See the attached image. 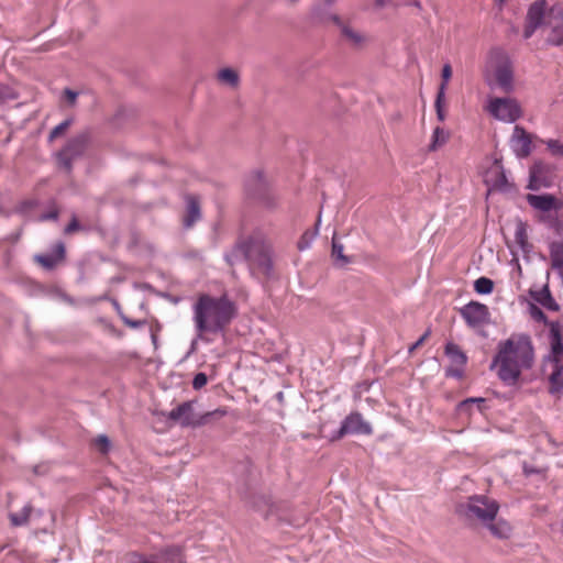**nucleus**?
<instances>
[{
    "label": "nucleus",
    "mask_w": 563,
    "mask_h": 563,
    "mask_svg": "<svg viewBox=\"0 0 563 563\" xmlns=\"http://www.w3.org/2000/svg\"><path fill=\"white\" fill-rule=\"evenodd\" d=\"M534 364V347L527 333H514L497 345L490 368L497 369L498 378L504 385L516 386L523 369H530Z\"/></svg>",
    "instance_id": "f257e3e1"
},
{
    "label": "nucleus",
    "mask_w": 563,
    "mask_h": 563,
    "mask_svg": "<svg viewBox=\"0 0 563 563\" xmlns=\"http://www.w3.org/2000/svg\"><path fill=\"white\" fill-rule=\"evenodd\" d=\"M236 307L227 296L201 295L192 307V321L199 338L224 333L235 318Z\"/></svg>",
    "instance_id": "f03ea898"
},
{
    "label": "nucleus",
    "mask_w": 563,
    "mask_h": 563,
    "mask_svg": "<svg viewBox=\"0 0 563 563\" xmlns=\"http://www.w3.org/2000/svg\"><path fill=\"white\" fill-rule=\"evenodd\" d=\"M225 260L231 265L247 262L254 275L271 277L273 274L271 246L260 239L250 238L239 242L230 253L225 254Z\"/></svg>",
    "instance_id": "7ed1b4c3"
},
{
    "label": "nucleus",
    "mask_w": 563,
    "mask_h": 563,
    "mask_svg": "<svg viewBox=\"0 0 563 563\" xmlns=\"http://www.w3.org/2000/svg\"><path fill=\"white\" fill-rule=\"evenodd\" d=\"M492 74L488 73L486 81L492 89L499 88L509 93L514 90V71L509 58L499 49L490 54Z\"/></svg>",
    "instance_id": "20e7f679"
},
{
    "label": "nucleus",
    "mask_w": 563,
    "mask_h": 563,
    "mask_svg": "<svg viewBox=\"0 0 563 563\" xmlns=\"http://www.w3.org/2000/svg\"><path fill=\"white\" fill-rule=\"evenodd\" d=\"M311 15L312 19L321 23L332 21L340 30L342 40L352 47L358 48L366 43V36L351 24L344 22L339 15L324 12L319 5L312 8Z\"/></svg>",
    "instance_id": "39448f33"
},
{
    "label": "nucleus",
    "mask_w": 563,
    "mask_h": 563,
    "mask_svg": "<svg viewBox=\"0 0 563 563\" xmlns=\"http://www.w3.org/2000/svg\"><path fill=\"white\" fill-rule=\"evenodd\" d=\"M461 508L467 518L477 519L485 525L495 520L499 506L489 497L474 495Z\"/></svg>",
    "instance_id": "423d86ee"
},
{
    "label": "nucleus",
    "mask_w": 563,
    "mask_h": 563,
    "mask_svg": "<svg viewBox=\"0 0 563 563\" xmlns=\"http://www.w3.org/2000/svg\"><path fill=\"white\" fill-rule=\"evenodd\" d=\"M225 411L217 409L197 417L194 412V406L190 401H185L169 411L168 419L179 423L181 427H197L205 424L212 416H224Z\"/></svg>",
    "instance_id": "0eeeda50"
},
{
    "label": "nucleus",
    "mask_w": 563,
    "mask_h": 563,
    "mask_svg": "<svg viewBox=\"0 0 563 563\" xmlns=\"http://www.w3.org/2000/svg\"><path fill=\"white\" fill-rule=\"evenodd\" d=\"M245 189L247 195L257 199L264 206L271 208L275 205V198L269 191L268 180L261 170H255L247 176Z\"/></svg>",
    "instance_id": "6e6552de"
},
{
    "label": "nucleus",
    "mask_w": 563,
    "mask_h": 563,
    "mask_svg": "<svg viewBox=\"0 0 563 563\" xmlns=\"http://www.w3.org/2000/svg\"><path fill=\"white\" fill-rule=\"evenodd\" d=\"M486 110L492 117L504 122H515L521 115L520 106L512 98H492Z\"/></svg>",
    "instance_id": "1a4fd4ad"
},
{
    "label": "nucleus",
    "mask_w": 563,
    "mask_h": 563,
    "mask_svg": "<svg viewBox=\"0 0 563 563\" xmlns=\"http://www.w3.org/2000/svg\"><path fill=\"white\" fill-rule=\"evenodd\" d=\"M372 433L373 428L371 423L365 421L360 412H351L343 419L340 428L332 435V439H341L347 434L369 435Z\"/></svg>",
    "instance_id": "9d476101"
},
{
    "label": "nucleus",
    "mask_w": 563,
    "mask_h": 563,
    "mask_svg": "<svg viewBox=\"0 0 563 563\" xmlns=\"http://www.w3.org/2000/svg\"><path fill=\"white\" fill-rule=\"evenodd\" d=\"M549 344L550 351L544 356V363L563 362V324L560 321L549 323Z\"/></svg>",
    "instance_id": "9b49d317"
},
{
    "label": "nucleus",
    "mask_w": 563,
    "mask_h": 563,
    "mask_svg": "<svg viewBox=\"0 0 563 563\" xmlns=\"http://www.w3.org/2000/svg\"><path fill=\"white\" fill-rule=\"evenodd\" d=\"M460 313L467 325L474 329L484 325L489 319L487 306L477 301H471L462 307Z\"/></svg>",
    "instance_id": "f8f14e48"
},
{
    "label": "nucleus",
    "mask_w": 563,
    "mask_h": 563,
    "mask_svg": "<svg viewBox=\"0 0 563 563\" xmlns=\"http://www.w3.org/2000/svg\"><path fill=\"white\" fill-rule=\"evenodd\" d=\"M544 29L548 31L547 41L555 46H563V14L551 11L547 16Z\"/></svg>",
    "instance_id": "ddd939ff"
},
{
    "label": "nucleus",
    "mask_w": 563,
    "mask_h": 563,
    "mask_svg": "<svg viewBox=\"0 0 563 563\" xmlns=\"http://www.w3.org/2000/svg\"><path fill=\"white\" fill-rule=\"evenodd\" d=\"M545 12V1L537 0L533 2L527 14V26L523 32L526 38L531 37L533 32L542 25Z\"/></svg>",
    "instance_id": "4468645a"
},
{
    "label": "nucleus",
    "mask_w": 563,
    "mask_h": 563,
    "mask_svg": "<svg viewBox=\"0 0 563 563\" xmlns=\"http://www.w3.org/2000/svg\"><path fill=\"white\" fill-rule=\"evenodd\" d=\"M527 201L533 209L542 212L558 211L563 208V201L550 194L528 195Z\"/></svg>",
    "instance_id": "2eb2a0df"
},
{
    "label": "nucleus",
    "mask_w": 563,
    "mask_h": 563,
    "mask_svg": "<svg viewBox=\"0 0 563 563\" xmlns=\"http://www.w3.org/2000/svg\"><path fill=\"white\" fill-rule=\"evenodd\" d=\"M151 560L161 561L158 563H186L184 548L181 545H167L156 555H153Z\"/></svg>",
    "instance_id": "dca6fc26"
},
{
    "label": "nucleus",
    "mask_w": 563,
    "mask_h": 563,
    "mask_svg": "<svg viewBox=\"0 0 563 563\" xmlns=\"http://www.w3.org/2000/svg\"><path fill=\"white\" fill-rule=\"evenodd\" d=\"M65 256V245L58 242L51 254H37L34 260L46 269L54 268Z\"/></svg>",
    "instance_id": "f3484780"
},
{
    "label": "nucleus",
    "mask_w": 563,
    "mask_h": 563,
    "mask_svg": "<svg viewBox=\"0 0 563 563\" xmlns=\"http://www.w3.org/2000/svg\"><path fill=\"white\" fill-rule=\"evenodd\" d=\"M216 79L219 85L232 90L238 89L241 84L240 73L232 67L220 68L216 74Z\"/></svg>",
    "instance_id": "a211bd4d"
},
{
    "label": "nucleus",
    "mask_w": 563,
    "mask_h": 563,
    "mask_svg": "<svg viewBox=\"0 0 563 563\" xmlns=\"http://www.w3.org/2000/svg\"><path fill=\"white\" fill-rule=\"evenodd\" d=\"M82 145L84 143H67L66 146L57 153L59 166L69 170L74 157L81 154Z\"/></svg>",
    "instance_id": "6ab92c4d"
},
{
    "label": "nucleus",
    "mask_w": 563,
    "mask_h": 563,
    "mask_svg": "<svg viewBox=\"0 0 563 563\" xmlns=\"http://www.w3.org/2000/svg\"><path fill=\"white\" fill-rule=\"evenodd\" d=\"M530 296L533 298L534 301H537L539 305H541L543 308L550 311H559L560 309V306L553 298L548 285H544L539 290H531Z\"/></svg>",
    "instance_id": "aec40b11"
},
{
    "label": "nucleus",
    "mask_w": 563,
    "mask_h": 563,
    "mask_svg": "<svg viewBox=\"0 0 563 563\" xmlns=\"http://www.w3.org/2000/svg\"><path fill=\"white\" fill-rule=\"evenodd\" d=\"M549 253L552 269H554L559 277L563 280V242H551L549 245Z\"/></svg>",
    "instance_id": "412c9836"
},
{
    "label": "nucleus",
    "mask_w": 563,
    "mask_h": 563,
    "mask_svg": "<svg viewBox=\"0 0 563 563\" xmlns=\"http://www.w3.org/2000/svg\"><path fill=\"white\" fill-rule=\"evenodd\" d=\"M551 366V373L549 375L550 393L556 394L563 390V362L555 361L548 363Z\"/></svg>",
    "instance_id": "4be33fe9"
},
{
    "label": "nucleus",
    "mask_w": 563,
    "mask_h": 563,
    "mask_svg": "<svg viewBox=\"0 0 563 563\" xmlns=\"http://www.w3.org/2000/svg\"><path fill=\"white\" fill-rule=\"evenodd\" d=\"M550 186V181L544 176V166L541 163H536L530 168V179L528 188L531 190H540Z\"/></svg>",
    "instance_id": "5701e85b"
},
{
    "label": "nucleus",
    "mask_w": 563,
    "mask_h": 563,
    "mask_svg": "<svg viewBox=\"0 0 563 563\" xmlns=\"http://www.w3.org/2000/svg\"><path fill=\"white\" fill-rule=\"evenodd\" d=\"M251 506L263 516L268 517L274 512L272 498L266 495H255L250 501Z\"/></svg>",
    "instance_id": "b1692460"
},
{
    "label": "nucleus",
    "mask_w": 563,
    "mask_h": 563,
    "mask_svg": "<svg viewBox=\"0 0 563 563\" xmlns=\"http://www.w3.org/2000/svg\"><path fill=\"white\" fill-rule=\"evenodd\" d=\"M445 355L450 358L452 365L464 367L467 356L455 343L449 342L444 350Z\"/></svg>",
    "instance_id": "393cba45"
},
{
    "label": "nucleus",
    "mask_w": 563,
    "mask_h": 563,
    "mask_svg": "<svg viewBox=\"0 0 563 563\" xmlns=\"http://www.w3.org/2000/svg\"><path fill=\"white\" fill-rule=\"evenodd\" d=\"M200 218V207L195 197L187 198V213L184 218V225L190 228Z\"/></svg>",
    "instance_id": "a878e982"
},
{
    "label": "nucleus",
    "mask_w": 563,
    "mask_h": 563,
    "mask_svg": "<svg viewBox=\"0 0 563 563\" xmlns=\"http://www.w3.org/2000/svg\"><path fill=\"white\" fill-rule=\"evenodd\" d=\"M32 510V505L25 504L20 511L9 514L11 525L14 527L25 526L29 522Z\"/></svg>",
    "instance_id": "bb28decb"
},
{
    "label": "nucleus",
    "mask_w": 563,
    "mask_h": 563,
    "mask_svg": "<svg viewBox=\"0 0 563 563\" xmlns=\"http://www.w3.org/2000/svg\"><path fill=\"white\" fill-rule=\"evenodd\" d=\"M515 241L523 253H529L532 245L528 242V234L525 223L519 222L515 231Z\"/></svg>",
    "instance_id": "cd10ccee"
},
{
    "label": "nucleus",
    "mask_w": 563,
    "mask_h": 563,
    "mask_svg": "<svg viewBox=\"0 0 563 563\" xmlns=\"http://www.w3.org/2000/svg\"><path fill=\"white\" fill-rule=\"evenodd\" d=\"M484 402L485 399L482 397H471L459 402L457 411L460 415L471 416L473 412V407L476 405L478 410L482 411L481 405Z\"/></svg>",
    "instance_id": "c85d7f7f"
},
{
    "label": "nucleus",
    "mask_w": 563,
    "mask_h": 563,
    "mask_svg": "<svg viewBox=\"0 0 563 563\" xmlns=\"http://www.w3.org/2000/svg\"><path fill=\"white\" fill-rule=\"evenodd\" d=\"M486 525H487L490 533L498 539L507 538L511 530L510 526L506 521H503V520H498L495 522L493 520Z\"/></svg>",
    "instance_id": "c756f323"
},
{
    "label": "nucleus",
    "mask_w": 563,
    "mask_h": 563,
    "mask_svg": "<svg viewBox=\"0 0 563 563\" xmlns=\"http://www.w3.org/2000/svg\"><path fill=\"white\" fill-rule=\"evenodd\" d=\"M332 257L341 266L350 263V260L343 254V245L336 241L335 235L332 238Z\"/></svg>",
    "instance_id": "7c9ffc66"
},
{
    "label": "nucleus",
    "mask_w": 563,
    "mask_h": 563,
    "mask_svg": "<svg viewBox=\"0 0 563 563\" xmlns=\"http://www.w3.org/2000/svg\"><path fill=\"white\" fill-rule=\"evenodd\" d=\"M474 289L479 295H489L494 289V283L487 277H479L474 283Z\"/></svg>",
    "instance_id": "2f4dec72"
},
{
    "label": "nucleus",
    "mask_w": 563,
    "mask_h": 563,
    "mask_svg": "<svg viewBox=\"0 0 563 563\" xmlns=\"http://www.w3.org/2000/svg\"><path fill=\"white\" fill-rule=\"evenodd\" d=\"M441 76H442V82H441V85L439 87V90H438V93H440V99L442 97H444L445 90H446V87H448V82H449V80L452 77V68H451L450 64H445L443 66Z\"/></svg>",
    "instance_id": "473e14b6"
},
{
    "label": "nucleus",
    "mask_w": 563,
    "mask_h": 563,
    "mask_svg": "<svg viewBox=\"0 0 563 563\" xmlns=\"http://www.w3.org/2000/svg\"><path fill=\"white\" fill-rule=\"evenodd\" d=\"M541 220L548 225V228L556 233H560L563 229V222L558 218V216H543Z\"/></svg>",
    "instance_id": "72a5a7b5"
},
{
    "label": "nucleus",
    "mask_w": 563,
    "mask_h": 563,
    "mask_svg": "<svg viewBox=\"0 0 563 563\" xmlns=\"http://www.w3.org/2000/svg\"><path fill=\"white\" fill-rule=\"evenodd\" d=\"M529 313L532 319H534L536 321H539V322H543L544 324H547L549 327V323L551 321L548 320L545 313L542 311L541 308H539L538 306L532 303L529 307Z\"/></svg>",
    "instance_id": "f704fd0d"
},
{
    "label": "nucleus",
    "mask_w": 563,
    "mask_h": 563,
    "mask_svg": "<svg viewBox=\"0 0 563 563\" xmlns=\"http://www.w3.org/2000/svg\"><path fill=\"white\" fill-rule=\"evenodd\" d=\"M510 141H533L532 134L528 133L525 129H522L519 125H516L514 128L512 135L510 137Z\"/></svg>",
    "instance_id": "c9c22d12"
},
{
    "label": "nucleus",
    "mask_w": 563,
    "mask_h": 563,
    "mask_svg": "<svg viewBox=\"0 0 563 563\" xmlns=\"http://www.w3.org/2000/svg\"><path fill=\"white\" fill-rule=\"evenodd\" d=\"M533 143H515L514 145V152L515 154L522 158V157H527L531 151H532V146Z\"/></svg>",
    "instance_id": "e433bc0d"
},
{
    "label": "nucleus",
    "mask_w": 563,
    "mask_h": 563,
    "mask_svg": "<svg viewBox=\"0 0 563 563\" xmlns=\"http://www.w3.org/2000/svg\"><path fill=\"white\" fill-rule=\"evenodd\" d=\"M495 172L497 174V178L494 181L493 187H495V188H497L499 190H505L506 187H507V178H506V175H505L501 166L497 165L495 167Z\"/></svg>",
    "instance_id": "4c0bfd02"
},
{
    "label": "nucleus",
    "mask_w": 563,
    "mask_h": 563,
    "mask_svg": "<svg viewBox=\"0 0 563 563\" xmlns=\"http://www.w3.org/2000/svg\"><path fill=\"white\" fill-rule=\"evenodd\" d=\"M15 92L8 85L0 82V103L15 99Z\"/></svg>",
    "instance_id": "58836bf2"
},
{
    "label": "nucleus",
    "mask_w": 563,
    "mask_h": 563,
    "mask_svg": "<svg viewBox=\"0 0 563 563\" xmlns=\"http://www.w3.org/2000/svg\"><path fill=\"white\" fill-rule=\"evenodd\" d=\"M70 126V120H65L58 125H56L51 132H49V139L54 140L57 137H60L63 133Z\"/></svg>",
    "instance_id": "ea45409f"
},
{
    "label": "nucleus",
    "mask_w": 563,
    "mask_h": 563,
    "mask_svg": "<svg viewBox=\"0 0 563 563\" xmlns=\"http://www.w3.org/2000/svg\"><path fill=\"white\" fill-rule=\"evenodd\" d=\"M199 341H202L207 344L211 343L212 342V339L210 338L209 334L206 333V338H199V331H196V336L191 340V343H190V349L187 353V356L191 355L192 353H195L197 351V345H198V342Z\"/></svg>",
    "instance_id": "a19ab883"
},
{
    "label": "nucleus",
    "mask_w": 563,
    "mask_h": 563,
    "mask_svg": "<svg viewBox=\"0 0 563 563\" xmlns=\"http://www.w3.org/2000/svg\"><path fill=\"white\" fill-rule=\"evenodd\" d=\"M95 444L101 453H107L110 449V440L107 435L100 434L96 438Z\"/></svg>",
    "instance_id": "79ce46f5"
},
{
    "label": "nucleus",
    "mask_w": 563,
    "mask_h": 563,
    "mask_svg": "<svg viewBox=\"0 0 563 563\" xmlns=\"http://www.w3.org/2000/svg\"><path fill=\"white\" fill-rule=\"evenodd\" d=\"M208 382V377L205 373H197L192 379V388L198 390L202 388Z\"/></svg>",
    "instance_id": "37998d69"
},
{
    "label": "nucleus",
    "mask_w": 563,
    "mask_h": 563,
    "mask_svg": "<svg viewBox=\"0 0 563 563\" xmlns=\"http://www.w3.org/2000/svg\"><path fill=\"white\" fill-rule=\"evenodd\" d=\"M445 101V96L440 99V93H437L435 98V109H437V115L439 120L443 121L445 118L443 106Z\"/></svg>",
    "instance_id": "c03bdc74"
},
{
    "label": "nucleus",
    "mask_w": 563,
    "mask_h": 563,
    "mask_svg": "<svg viewBox=\"0 0 563 563\" xmlns=\"http://www.w3.org/2000/svg\"><path fill=\"white\" fill-rule=\"evenodd\" d=\"M445 374H446V376H449V377H454V378L460 379V378H462V377H463V375H464V367H460V366H455V365H453V366L448 367V368L445 369Z\"/></svg>",
    "instance_id": "a18cd8bd"
},
{
    "label": "nucleus",
    "mask_w": 563,
    "mask_h": 563,
    "mask_svg": "<svg viewBox=\"0 0 563 563\" xmlns=\"http://www.w3.org/2000/svg\"><path fill=\"white\" fill-rule=\"evenodd\" d=\"M551 154L563 157V143H547Z\"/></svg>",
    "instance_id": "49530a36"
},
{
    "label": "nucleus",
    "mask_w": 563,
    "mask_h": 563,
    "mask_svg": "<svg viewBox=\"0 0 563 563\" xmlns=\"http://www.w3.org/2000/svg\"><path fill=\"white\" fill-rule=\"evenodd\" d=\"M81 229V225L77 221L76 217H73L71 221L68 223V225L65 228L64 232L66 234H71L76 231H79Z\"/></svg>",
    "instance_id": "de8ad7c7"
},
{
    "label": "nucleus",
    "mask_w": 563,
    "mask_h": 563,
    "mask_svg": "<svg viewBox=\"0 0 563 563\" xmlns=\"http://www.w3.org/2000/svg\"><path fill=\"white\" fill-rule=\"evenodd\" d=\"M64 97L65 100L68 102L69 106H75L78 92L71 90V89H65L64 90Z\"/></svg>",
    "instance_id": "09e8293b"
},
{
    "label": "nucleus",
    "mask_w": 563,
    "mask_h": 563,
    "mask_svg": "<svg viewBox=\"0 0 563 563\" xmlns=\"http://www.w3.org/2000/svg\"><path fill=\"white\" fill-rule=\"evenodd\" d=\"M430 335V330H427L410 347L409 352H413L416 349H418L420 345L423 344V342L427 340V338Z\"/></svg>",
    "instance_id": "8fccbe9b"
},
{
    "label": "nucleus",
    "mask_w": 563,
    "mask_h": 563,
    "mask_svg": "<svg viewBox=\"0 0 563 563\" xmlns=\"http://www.w3.org/2000/svg\"><path fill=\"white\" fill-rule=\"evenodd\" d=\"M57 218H58V212L56 210H53V211L42 214L40 219L42 221H46V220H57Z\"/></svg>",
    "instance_id": "3c124183"
},
{
    "label": "nucleus",
    "mask_w": 563,
    "mask_h": 563,
    "mask_svg": "<svg viewBox=\"0 0 563 563\" xmlns=\"http://www.w3.org/2000/svg\"><path fill=\"white\" fill-rule=\"evenodd\" d=\"M444 139H445L444 132L442 130H440L439 128H437L434 130L432 141H444Z\"/></svg>",
    "instance_id": "603ef678"
},
{
    "label": "nucleus",
    "mask_w": 563,
    "mask_h": 563,
    "mask_svg": "<svg viewBox=\"0 0 563 563\" xmlns=\"http://www.w3.org/2000/svg\"><path fill=\"white\" fill-rule=\"evenodd\" d=\"M394 4V2L391 0H375V5L378 8V9H383L385 7H387L388 4ZM395 5H397V3H395Z\"/></svg>",
    "instance_id": "864d4df0"
},
{
    "label": "nucleus",
    "mask_w": 563,
    "mask_h": 563,
    "mask_svg": "<svg viewBox=\"0 0 563 563\" xmlns=\"http://www.w3.org/2000/svg\"><path fill=\"white\" fill-rule=\"evenodd\" d=\"M124 322L125 324H128L129 327L131 328H134V329H137L142 325V321H139V320H129V319H124Z\"/></svg>",
    "instance_id": "5fc2aeb1"
},
{
    "label": "nucleus",
    "mask_w": 563,
    "mask_h": 563,
    "mask_svg": "<svg viewBox=\"0 0 563 563\" xmlns=\"http://www.w3.org/2000/svg\"><path fill=\"white\" fill-rule=\"evenodd\" d=\"M126 115V111L125 110H118V112L114 114L113 119H112V122L113 124H115L117 121L121 120L122 118H125Z\"/></svg>",
    "instance_id": "6e6d98bb"
},
{
    "label": "nucleus",
    "mask_w": 563,
    "mask_h": 563,
    "mask_svg": "<svg viewBox=\"0 0 563 563\" xmlns=\"http://www.w3.org/2000/svg\"><path fill=\"white\" fill-rule=\"evenodd\" d=\"M133 563H158L157 561L148 560L144 556H139L137 561H134Z\"/></svg>",
    "instance_id": "4d7b16f0"
},
{
    "label": "nucleus",
    "mask_w": 563,
    "mask_h": 563,
    "mask_svg": "<svg viewBox=\"0 0 563 563\" xmlns=\"http://www.w3.org/2000/svg\"><path fill=\"white\" fill-rule=\"evenodd\" d=\"M300 250H305L309 246V243L305 240V236L301 239V241L298 244Z\"/></svg>",
    "instance_id": "13d9d810"
},
{
    "label": "nucleus",
    "mask_w": 563,
    "mask_h": 563,
    "mask_svg": "<svg viewBox=\"0 0 563 563\" xmlns=\"http://www.w3.org/2000/svg\"><path fill=\"white\" fill-rule=\"evenodd\" d=\"M439 144H440V143L432 142V143L430 144L429 151H437V150H438V145H439Z\"/></svg>",
    "instance_id": "bf43d9fd"
},
{
    "label": "nucleus",
    "mask_w": 563,
    "mask_h": 563,
    "mask_svg": "<svg viewBox=\"0 0 563 563\" xmlns=\"http://www.w3.org/2000/svg\"><path fill=\"white\" fill-rule=\"evenodd\" d=\"M406 3L407 4H413L416 7H420V2L418 0H415L413 2H411L410 0H406Z\"/></svg>",
    "instance_id": "052dcab7"
},
{
    "label": "nucleus",
    "mask_w": 563,
    "mask_h": 563,
    "mask_svg": "<svg viewBox=\"0 0 563 563\" xmlns=\"http://www.w3.org/2000/svg\"><path fill=\"white\" fill-rule=\"evenodd\" d=\"M81 140L80 141H86L87 139L91 137L90 133L89 132H86L84 133L81 136Z\"/></svg>",
    "instance_id": "680f3d73"
},
{
    "label": "nucleus",
    "mask_w": 563,
    "mask_h": 563,
    "mask_svg": "<svg viewBox=\"0 0 563 563\" xmlns=\"http://www.w3.org/2000/svg\"><path fill=\"white\" fill-rule=\"evenodd\" d=\"M325 5H332L334 3V0H322Z\"/></svg>",
    "instance_id": "e2e57ef3"
},
{
    "label": "nucleus",
    "mask_w": 563,
    "mask_h": 563,
    "mask_svg": "<svg viewBox=\"0 0 563 563\" xmlns=\"http://www.w3.org/2000/svg\"><path fill=\"white\" fill-rule=\"evenodd\" d=\"M24 205H25V206H31V205H32V202L26 201Z\"/></svg>",
    "instance_id": "0e129e2a"
}]
</instances>
